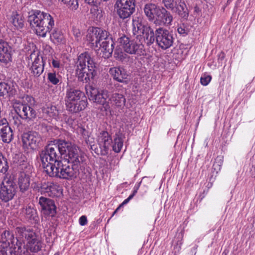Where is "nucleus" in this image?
I'll return each instance as SVG.
<instances>
[{
    "label": "nucleus",
    "instance_id": "obj_57",
    "mask_svg": "<svg viewBox=\"0 0 255 255\" xmlns=\"http://www.w3.org/2000/svg\"><path fill=\"white\" fill-rule=\"evenodd\" d=\"M216 165H218V164H216V163H214L213 164V167H215Z\"/></svg>",
    "mask_w": 255,
    "mask_h": 255
},
{
    "label": "nucleus",
    "instance_id": "obj_48",
    "mask_svg": "<svg viewBox=\"0 0 255 255\" xmlns=\"http://www.w3.org/2000/svg\"><path fill=\"white\" fill-rule=\"evenodd\" d=\"M52 66L54 68H58L60 67V62L57 60L53 59L52 61Z\"/></svg>",
    "mask_w": 255,
    "mask_h": 255
},
{
    "label": "nucleus",
    "instance_id": "obj_41",
    "mask_svg": "<svg viewBox=\"0 0 255 255\" xmlns=\"http://www.w3.org/2000/svg\"><path fill=\"white\" fill-rule=\"evenodd\" d=\"M44 182L40 183L38 182H34L32 184V187L34 191L38 192H40L41 194H44Z\"/></svg>",
    "mask_w": 255,
    "mask_h": 255
},
{
    "label": "nucleus",
    "instance_id": "obj_6",
    "mask_svg": "<svg viewBox=\"0 0 255 255\" xmlns=\"http://www.w3.org/2000/svg\"><path fill=\"white\" fill-rule=\"evenodd\" d=\"M39 156L42 167L48 175L50 174V170H54L58 162L61 161V156L54 144L46 146L40 152Z\"/></svg>",
    "mask_w": 255,
    "mask_h": 255
},
{
    "label": "nucleus",
    "instance_id": "obj_25",
    "mask_svg": "<svg viewBox=\"0 0 255 255\" xmlns=\"http://www.w3.org/2000/svg\"><path fill=\"white\" fill-rule=\"evenodd\" d=\"M172 11L185 19H187L189 16V11L186 5L182 0H177L176 5Z\"/></svg>",
    "mask_w": 255,
    "mask_h": 255
},
{
    "label": "nucleus",
    "instance_id": "obj_52",
    "mask_svg": "<svg viewBox=\"0 0 255 255\" xmlns=\"http://www.w3.org/2000/svg\"><path fill=\"white\" fill-rule=\"evenodd\" d=\"M121 207H122V205H119V206L113 212L112 217H113L115 214H116Z\"/></svg>",
    "mask_w": 255,
    "mask_h": 255
},
{
    "label": "nucleus",
    "instance_id": "obj_40",
    "mask_svg": "<svg viewBox=\"0 0 255 255\" xmlns=\"http://www.w3.org/2000/svg\"><path fill=\"white\" fill-rule=\"evenodd\" d=\"M50 38L53 42H61L63 40V36L62 33H52Z\"/></svg>",
    "mask_w": 255,
    "mask_h": 255
},
{
    "label": "nucleus",
    "instance_id": "obj_11",
    "mask_svg": "<svg viewBox=\"0 0 255 255\" xmlns=\"http://www.w3.org/2000/svg\"><path fill=\"white\" fill-rule=\"evenodd\" d=\"M118 41L126 53L140 56L144 55L145 51L142 43H137L134 39L130 40L124 34H122Z\"/></svg>",
    "mask_w": 255,
    "mask_h": 255
},
{
    "label": "nucleus",
    "instance_id": "obj_49",
    "mask_svg": "<svg viewBox=\"0 0 255 255\" xmlns=\"http://www.w3.org/2000/svg\"><path fill=\"white\" fill-rule=\"evenodd\" d=\"M87 32H101V30L98 27H91L89 28Z\"/></svg>",
    "mask_w": 255,
    "mask_h": 255
},
{
    "label": "nucleus",
    "instance_id": "obj_13",
    "mask_svg": "<svg viewBox=\"0 0 255 255\" xmlns=\"http://www.w3.org/2000/svg\"><path fill=\"white\" fill-rule=\"evenodd\" d=\"M21 139L23 148L28 152L29 150L36 149L41 145V135L36 131L24 132L21 135Z\"/></svg>",
    "mask_w": 255,
    "mask_h": 255
},
{
    "label": "nucleus",
    "instance_id": "obj_55",
    "mask_svg": "<svg viewBox=\"0 0 255 255\" xmlns=\"http://www.w3.org/2000/svg\"><path fill=\"white\" fill-rule=\"evenodd\" d=\"M141 36H142V35H137V38H138V37H139V41H140V40H140V38H142V37H141Z\"/></svg>",
    "mask_w": 255,
    "mask_h": 255
},
{
    "label": "nucleus",
    "instance_id": "obj_39",
    "mask_svg": "<svg viewBox=\"0 0 255 255\" xmlns=\"http://www.w3.org/2000/svg\"><path fill=\"white\" fill-rule=\"evenodd\" d=\"M125 52L121 48H117L114 52L115 57L119 60L123 61L127 55Z\"/></svg>",
    "mask_w": 255,
    "mask_h": 255
},
{
    "label": "nucleus",
    "instance_id": "obj_2",
    "mask_svg": "<svg viewBox=\"0 0 255 255\" xmlns=\"http://www.w3.org/2000/svg\"><path fill=\"white\" fill-rule=\"evenodd\" d=\"M172 19V16L169 11L163 7H160L156 14V20L152 24L156 27L150 26L147 23H142L138 21H133V32H168L167 29H163L161 26L168 25Z\"/></svg>",
    "mask_w": 255,
    "mask_h": 255
},
{
    "label": "nucleus",
    "instance_id": "obj_27",
    "mask_svg": "<svg viewBox=\"0 0 255 255\" xmlns=\"http://www.w3.org/2000/svg\"><path fill=\"white\" fill-rule=\"evenodd\" d=\"M30 185V179L25 174H21L18 178V185L21 194H25L28 191Z\"/></svg>",
    "mask_w": 255,
    "mask_h": 255
},
{
    "label": "nucleus",
    "instance_id": "obj_51",
    "mask_svg": "<svg viewBox=\"0 0 255 255\" xmlns=\"http://www.w3.org/2000/svg\"><path fill=\"white\" fill-rule=\"evenodd\" d=\"M131 199H132V196H129V197L127 199H125L123 201V202L120 205H122V207L123 205L127 204Z\"/></svg>",
    "mask_w": 255,
    "mask_h": 255
},
{
    "label": "nucleus",
    "instance_id": "obj_29",
    "mask_svg": "<svg viewBox=\"0 0 255 255\" xmlns=\"http://www.w3.org/2000/svg\"><path fill=\"white\" fill-rule=\"evenodd\" d=\"M123 143L122 133L120 132L116 133L114 138V142L111 146L113 150L116 153L120 152L123 146Z\"/></svg>",
    "mask_w": 255,
    "mask_h": 255
},
{
    "label": "nucleus",
    "instance_id": "obj_33",
    "mask_svg": "<svg viewBox=\"0 0 255 255\" xmlns=\"http://www.w3.org/2000/svg\"><path fill=\"white\" fill-rule=\"evenodd\" d=\"M22 212L27 220H35L37 217L36 210L30 206L23 208Z\"/></svg>",
    "mask_w": 255,
    "mask_h": 255
},
{
    "label": "nucleus",
    "instance_id": "obj_12",
    "mask_svg": "<svg viewBox=\"0 0 255 255\" xmlns=\"http://www.w3.org/2000/svg\"><path fill=\"white\" fill-rule=\"evenodd\" d=\"M115 8L121 18H128L135 11V0H116Z\"/></svg>",
    "mask_w": 255,
    "mask_h": 255
},
{
    "label": "nucleus",
    "instance_id": "obj_30",
    "mask_svg": "<svg viewBox=\"0 0 255 255\" xmlns=\"http://www.w3.org/2000/svg\"><path fill=\"white\" fill-rule=\"evenodd\" d=\"M42 113L46 117L56 119L59 115V111L54 106H47L42 109Z\"/></svg>",
    "mask_w": 255,
    "mask_h": 255
},
{
    "label": "nucleus",
    "instance_id": "obj_20",
    "mask_svg": "<svg viewBox=\"0 0 255 255\" xmlns=\"http://www.w3.org/2000/svg\"><path fill=\"white\" fill-rule=\"evenodd\" d=\"M109 72L113 79L117 81L127 84L129 81L128 74L123 67H113L110 68Z\"/></svg>",
    "mask_w": 255,
    "mask_h": 255
},
{
    "label": "nucleus",
    "instance_id": "obj_7",
    "mask_svg": "<svg viewBox=\"0 0 255 255\" xmlns=\"http://www.w3.org/2000/svg\"><path fill=\"white\" fill-rule=\"evenodd\" d=\"M28 21L35 32H43L45 27H47L45 32H50L54 25V21L49 13L38 10L29 16Z\"/></svg>",
    "mask_w": 255,
    "mask_h": 255
},
{
    "label": "nucleus",
    "instance_id": "obj_22",
    "mask_svg": "<svg viewBox=\"0 0 255 255\" xmlns=\"http://www.w3.org/2000/svg\"><path fill=\"white\" fill-rule=\"evenodd\" d=\"M156 41L158 45L162 49H166L170 47L173 43V36L170 33H157Z\"/></svg>",
    "mask_w": 255,
    "mask_h": 255
},
{
    "label": "nucleus",
    "instance_id": "obj_8",
    "mask_svg": "<svg viewBox=\"0 0 255 255\" xmlns=\"http://www.w3.org/2000/svg\"><path fill=\"white\" fill-rule=\"evenodd\" d=\"M54 142L59 155H64L65 159L84 158L78 147L71 142L61 139L55 140Z\"/></svg>",
    "mask_w": 255,
    "mask_h": 255
},
{
    "label": "nucleus",
    "instance_id": "obj_42",
    "mask_svg": "<svg viewBox=\"0 0 255 255\" xmlns=\"http://www.w3.org/2000/svg\"><path fill=\"white\" fill-rule=\"evenodd\" d=\"M177 0H162L164 6L168 9L172 10L176 5Z\"/></svg>",
    "mask_w": 255,
    "mask_h": 255
},
{
    "label": "nucleus",
    "instance_id": "obj_9",
    "mask_svg": "<svg viewBox=\"0 0 255 255\" xmlns=\"http://www.w3.org/2000/svg\"><path fill=\"white\" fill-rule=\"evenodd\" d=\"M17 185L13 178L9 174L2 177L0 184V199L4 203L12 200L16 193Z\"/></svg>",
    "mask_w": 255,
    "mask_h": 255
},
{
    "label": "nucleus",
    "instance_id": "obj_14",
    "mask_svg": "<svg viewBox=\"0 0 255 255\" xmlns=\"http://www.w3.org/2000/svg\"><path fill=\"white\" fill-rule=\"evenodd\" d=\"M89 96L90 101L102 105L105 111L110 110L109 92L107 90H99L95 88H91Z\"/></svg>",
    "mask_w": 255,
    "mask_h": 255
},
{
    "label": "nucleus",
    "instance_id": "obj_31",
    "mask_svg": "<svg viewBox=\"0 0 255 255\" xmlns=\"http://www.w3.org/2000/svg\"><path fill=\"white\" fill-rule=\"evenodd\" d=\"M111 103L117 107H122L125 105L126 99L122 94L118 93L113 94L109 99Z\"/></svg>",
    "mask_w": 255,
    "mask_h": 255
},
{
    "label": "nucleus",
    "instance_id": "obj_28",
    "mask_svg": "<svg viewBox=\"0 0 255 255\" xmlns=\"http://www.w3.org/2000/svg\"><path fill=\"white\" fill-rule=\"evenodd\" d=\"M106 33H88L87 40L93 45L98 47V44L103 40Z\"/></svg>",
    "mask_w": 255,
    "mask_h": 255
},
{
    "label": "nucleus",
    "instance_id": "obj_15",
    "mask_svg": "<svg viewBox=\"0 0 255 255\" xmlns=\"http://www.w3.org/2000/svg\"><path fill=\"white\" fill-rule=\"evenodd\" d=\"M13 107L16 114L22 119L32 120L36 117V111L27 104L16 101L13 103Z\"/></svg>",
    "mask_w": 255,
    "mask_h": 255
},
{
    "label": "nucleus",
    "instance_id": "obj_44",
    "mask_svg": "<svg viewBox=\"0 0 255 255\" xmlns=\"http://www.w3.org/2000/svg\"><path fill=\"white\" fill-rule=\"evenodd\" d=\"M212 77L210 75H204L200 78L201 84L204 86H207L211 81Z\"/></svg>",
    "mask_w": 255,
    "mask_h": 255
},
{
    "label": "nucleus",
    "instance_id": "obj_18",
    "mask_svg": "<svg viewBox=\"0 0 255 255\" xmlns=\"http://www.w3.org/2000/svg\"><path fill=\"white\" fill-rule=\"evenodd\" d=\"M38 204L43 214L51 217H54L56 214V206L53 200L41 196L39 199Z\"/></svg>",
    "mask_w": 255,
    "mask_h": 255
},
{
    "label": "nucleus",
    "instance_id": "obj_50",
    "mask_svg": "<svg viewBox=\"0 0 255 255\" xmlns=\"http://www.w3.org/2000/svg\"><path fill=\"white\" fill-rule=\"evenodd\" d=\"M177 31L178 32H181L182 31H183V32H189L190 31H192V30L186 28L184 26L183 28H182L181 27L180 28H178Z\"/></svg>",
    "mask_w": 255,
    "mask_h": 255
},
{
    "label": "nucleus",
    "instance_id": "obj_16",
    "mask_svg": "<svg viewBox=\"0 0 255 255\" xmlns=\"http://www.w3.org/2000/svg\"><path fill=\"white\" fill-rule=\"evenodd\" d=\"M30 68L32 74L34 77H39L43 72L45 63L42 57H39V52L33 51L29 57V60L32 61Z\"/></svg>",
    "mask_w": 255,
    "mask_h": 255
},
{
    "label": "nucleus",
    "instance_id": "obj_53",
    "mask_svg": "<svg viewBox=\"0 0 255 255\" xmlns=\"http://www.w3.org/2000/svg\"><path fill=\"white\" fill-rule=\"evenodd\" d=\"M138 187H137L135 189H134V191H133L132 194L130 195V196H132V198L134 197V196L137 193V190H138Z\"/></svg>",
    "mask_w": 255,
    "mask_h": 255
},
{
    "label": "nucleus",
    "instance_id": "obj_32",
    "mask_svg": "<svg viewBox=\"0 0 255 255\" xmlns=\"http://www.w3.org/2000/svg\"><path fill=\"white\" fill-rule=\"evenodd\" d=\"M0 137L4 142L9 143L11 141L13 138V133L9 126L6 127L3 131L0 132Z\"/></svg>",
    "mask_w": 255,
    "mask_h": 255
},
{
    "label": "nucleus",
    "instance_id": "obj_46",
    "mask_svg": "<svg viewBox=\"0 0 255 255\" xmlns=\"http://www.w3.org/2000/svg\"><path fill=\"white\" fill-rule=\"evenodd\" d=\"M20 118V117L18 115H17L12 117V119L10 120V122L14 125L18 126L21 124Z\"/></svg>",
    "mask_w": 255,
    "mask_h": 255
},
{
    "label": "nucleus",
    "instance_id": "obj_10",
    "mask_svg": "<svg viewBox=\"0 0 255 255\" xmlns=\"http://www.w3.org/2000/svg\"><path fill=\"white\" fill-rule=\"evenodd\" d=\"M16 230L17 233L24 237L27 241L25 249L33 253H37L41 250L42 243L32 230L26 229L25 228L22 227H17Z\"/></svg>",
    "mask_w": 255,
    "mask_h": 255
},
{
    "label": "nucleus",
    "instance_id": "obj_21",
    "mask_svg": "<svg viewBox=\"0 0 255 255\" xmlns=\"http://www.w3.org/2000/svg\"><path fill=\"white\" fill-rule=\"evenodd\" d=\"M44 194H47L49 197H58L62 193L59 185L52 181L44 182Z\"/></svg>",
    "mask_w": 255,
    "mask_h": 255
},
{
    "label": "nucleus",
    "instance_id": "obj_37",
    "mask_svg": "<svg viewBox=\"0 0 255 255\" xmlns=\"http://www.w3.org/2000/svg\"><path fill=\"white\" fill-rule=\"evenodd\" d=\"M59 1L65 4L71 10H76L78 8V0H58Z\"/></svg>",
    "mask_w": 255,
    "mask_h": 255
},
{
    "label": "nucleus",
    "instance_id": "obj_26",
    "mask_svg": "<svg viewBox=\"0 0 255 255\" xmlns=\"http://www.w3.org/2000/svg\"><path fill=\"white\" fill-rule=\"evenodd\" d=\"M160 7L154 3L146 4L144 6V12L150 20H152L156 16L157 11Z\"/></svg>",
    "mask_w": 255,
    "mask_h": 255
},
{
    "label": "nucleus",
    "instance_id": "obj_45",
    "mask_svg": "<svg viewBox=\"0 0 255 255\" xmlns=\"http://www.w3.org/2000/svg\"><path fill=\"white\" fill-rule=\"evenodd\" d=\"M9 126V124L6 119H2L0 120V132L3 131L6 127Z\"/></svg>",
    "mask_w": 255,
    "mask_h": 255
},
{
    "label": "nucleus",
    "instance_id": "obj_58",
    "mask_svg": "<svg viewBox=\"0 0 255 255\" xmlns=\"http://www.w3.org/2000/svg\"><path fill=\"white\" fill-rule=\"evenodd\" d=\"M106 32V30H104V31L102 30V32Z\"/></svg>",
    "mask_w": 255,
    "mask_h": 255
},
{
    "label": "nucleus",
    "instance_id": "obj_3",
    "mask_svg": "<svg viewBox=\"0 0 255 255\" xmlns=\"http://www.w3.org/2000/svg\"><path fill=\"white\" fill-rule=\"evenodd\" d=\"M76 74L80 81L88 83L96 75L97 64L88 52L81 53L76 63Z\"/></svg>",
    "mask_w": 255,
    "mask_h": 255
},
{
    "label": "nucleus",
    "instance_id": "obj_47",
    "mask_svg": "<svg viewBox=\"0 0 255 255\" xmlns=\"http://www.w3.org/2000/svg\"><path fill=\"white\" fill-rule=\"evenodd\" d=\"M79 224L81 226H85L86 225L87 223V219L86 216H82L80 217L79 220Z\"/></svg>",
    "mask_w": 255,
    "mask_h": 255
},
{
    "label": "nucleus",
    "instance_id": "obj_24",
    "mask_svg": "<svg viewBox=\"0 0 255 255\" xmlns=\"http://www.w3.org/2000/svg\"><path fill=\"white\" fill-rule=\"evenodd\" d=\"M16 93L14 86L4 82H0V97H7L9 99L13 97Z\"/></svg>",
    "mask_w": 255,
    "mask_h": 255
},
{
    "label": "nucleus",
    "instance_id": "obj_56",
    "mask_svg": "<svg viewBox=\"0 0 255 255\" xmlns=\"http://www.w3.org/2000/svg\"><path fill=\"white\" fill-rule=\"evenodd\" d=\"M222 57L221 58H222V59H223V58H224V54L223 53H222Z\"/></svg>",
    "mask_w": 255,
    "mask_h": 255
},
{
    "label": "nucleus",
    "instance_id": "obj_4",
    "mask_svg": "<svg viewBox=\"0 0 255 255\" xmlns=\"http://www.w3.org/2000/svg\"><path fill=\"white\" fill-rule=\"evenodd\" d=\"M25 246L19 242L9 231L5 230L1 235L0 255H24L27 252Z\"/></svg>",
    "mask_w": 255,
    "mask_h": 255
},
{
    "label": "nucleus",
    "instance_id": "obj_5",
    "mask_svg": "<svg viewBox=\"0 0 255 255\" xmlns=\"http://www.w3.org/2000/svg\"><path fill=\"white\" fill-rule=\"evenodd\" d=\"M64 101L67 110L72 113L84 110L87 105L84 93L71 87L67 88Z\"/></svg>",
    "mask_w": 255,
    "mask_h": 255
},
{
    "label": "nucleus",
    "instance_id": "obj_43",
    "mask_svg": "<svg viewBox=\"0 0 255 255\" xmlns=\"http://www.w3.org/2000/svg\"><path fill=\"white\" fill-rule=\"evenodd\" d=\"M91 13L96 18L97 20H100L103 17L102 11L99 9L96 6L91 9Z\"/></svg>",
    "mask_w": 255,
    "mask_h": 255
},
{
    "label": "nucleus",
    "instance_id": "obj_38",
    "mask_svg": "<svg viewBox=\"0 0 255 255\" xmlns=\"http://www.w3.org/2000/svg\"><path fill=\"white\" fill-rule=\"evenodd\" d=\"M143 35V40L147 45H150L153 43L156 39L154 33H142Z\"/></svg>",
    "mask_w": 255,
    "mask_h": 255
},
{
    "label": "nucleus",
    "instance_id": "obj_23",
    "mask_svg": "<svg viewBox=\"0 0 255 255\" xmlns=\"http://www.w3.org/2000/svg\"><path fill=\"white\" fill-rule=\"evenodd\" d=\"M11 61V48L8 44L0 39V61L7 63Z\"/></svg>",
    "mask_w": 255,
    "mask_h": 255
},
{
    "label": "nucleus",
    "instance_id": "obj_54",
    "mask_svg": "<svg viewBox=\"0 0 255 255\" xmlns=\"http://www.w3.org/2000/svg\"><path fill=\"white\" fill-rule=\"evenodd\" d=\"M47 33H39V35L42 37H45Z\"/></svg>",
    "mask_w": 255,
    "mask_h": 255
},
{
    "label": "nucleus",
    "instance_id": "obj_36",
    "mask_svg": "<svg viewBox=\"0 0 255 255\" xmlns=\"http://www.w3.org/2000/svg\"><path fill=\"white\" fill-rule=\"evenodd\" d=\"M12 23L17 29L23 26V21L21 16L18 14H14L12 16Z\"/></svg>",
    "mask_w": 255,
    "mask_h": 255
},
{
    "label": "nucleus",
    "instance_id": "obj_17",
    "mask_svg": "<svg viewBox=\"0 0 255 255\" xmlns=\"http://www.w3.org/2000/svg\"><path fill=\"white\" fill-rule=\"evenodd\" d=\"M97 141L101 149V154L104 156L107 155L113 143L111 135L108 131L103 130L99 133Z\"/></svg>",
    "mask_w": 255,
    "mask_h": 255
},
{
    "label": "nucleus",
    "instance_id": "obj_35",
    "mask_svg": "<svg viewBox=\"0 0 255 255\" xmlns=\"http://www.w3.org/2000/svg\"><path fill=\"white\" fill-rule=\"evenodd\" d=\"M9 168L7 159L0 152V173L3 174V176L5 174H9L7 170Z\"/></svg>",
    "mask_w": 255,
    "mask_h": 255
},
{
    "label": "nucleus",
    "instance_id": "obj_19",
    "mask_svg": "<svg viewBox=\"0 0 255 255\" xmlns=\"http://www.w3.org/2000/svg\"><path fill=\"white\" fill-rule=\"evenodd\" d=\"M101 44H99L100 50L103 53L102 57L105 58H108L113 53L114 49V42L112 37H109L106 33L105 37L101 41Z\"/></svg>",
    "mask_w": 255,
    "mask_h": 255
},
{
    "label": "nucleus",
    "instance_id": "obj_1",
    "mask_svg": "<svg viewBox=\"0 0 255 255\" xmlns=\"http://www.w3.org/2000/svg\"><path fill=\"white\" fill-rule=\"evenodd\" d=\"M85 168L84 158L65 159L58 162L54 170H50V177H58L67 180L76 178L80 170Z\"/></svg>",
    "mask_w": 255,
    "mask_h": 255
},
{
    "label": "nucleus",
    "instance_id": "obj_34",
    "mask_svg": "<svg viewBox=\"0 0 255 255\" xmlns=\"http://www.w3.org/2000/svg\"><path fill=\"white\" fill-rule=\"evenodd\" d=\"M61 76L55 72H49L47 74V79L49 82L54 85L61 83Z\"/></svg>",
    "mask_w": 255,
    "mask_h": 255
}]
</instances>
